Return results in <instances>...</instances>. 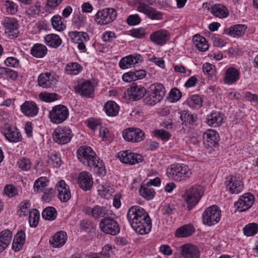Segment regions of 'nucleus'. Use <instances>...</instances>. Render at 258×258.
<instances>
[{
  "mask_svg": "<svg viewBox=\"0 0 258 258\" xmlns=\"http://www.w3.org/2000/svg\"><path fill=\"white\" fill-rule=\"evenodd\" d=\"M127 220L135 231L141 235L151 230L152 221L146 210L139 206L131 207L127 213Z\"/></svg>",
  "mask_w": 258,
  "mask_h": 258,
  "instance_id": "nucleus-1",
  "label": "nucleus"
},
{
  "mask_svg": "<svg viewBox=\"0 0 258 258\" xmlns=\"http://www.w3.org/2000/svg\"><path fill=\"white\" fill-rule=\"evenodd\" d=\"M78 160L85 166L93 168L99 176L106 174V169L102 160L97 156L95 152L90 147L83 146L77 151Z\"/></svg>",
  "mask_w": 258,
  "mask_h": 258,
  "instance_id": "nucleus-2",
  "label": "nucleus"
},
{
  "mask_svg": "<svg viewBox=\"0 0 258 258\" xmlns=\"http://www.w3.org/2000/svg\"><path fill=\"white\" fill-rule=\"evenodd\" d=\"M168 176L177 181H185L192 175L189 167L183 164H171L167 170Z\"/></svg>",
  "mask_w": 258,
  "mask_h": 258,
  "instance_id": "nucleus-3",
  "label": "nucleus"
},
{
  "mask_svg": "<svg viewBox=\"0 0 258 258\" xmlns=\"http://www.w3.org/2000/svg\"><path fill=\"white\" fill-rule=\"evenodd\" d=\"M204 191V187L198 184L194 185L185 190L183 197L188 210H191L198 204Z\"/></svg>",
  "mask_w": 258,
  "mask_h": 258,
  "instance_id": "nucleus-4",
  "label": "nucleus"
},
{
  "mask_svg": "<svg viewBox=\"0 0 258 258\" xmlns=\"http://www.w3.org/2000/svg\"><path fill=\"white\" fill-rule=\"evenodd\" d=\"M221 218V211L215 205L207 208L202 215L203 222L205 225L213 226L217 224Z\"/></svg>",
  "mask_w": 258,
  "mask_h": 258,
  "instance_id": "nucleus-5",
  "label": "nucleus"
},
{
  "mask_svg": "<svg viewBox=\"0 0 258 258\" xmlns=\"http://www.w3.org/2000/svg\"><path fill=\"white\" fill-rule=\"evenodd\" d=\"M117 11L113 8H105L99 10L95 15V22L105 25L113 21L116 18Z\"/></svg>",
  "mask_w": 258,
  "mask_h": 258,
  "instance_id": "nucleus-6",
  "label": "nucleus"
},
{
  "mask_svg": "<svg viewBox=\"0 0 258 258\" xmlns=\"http://www.w3.org/2000/svg\"><path fill=\"white\" fill-rule=\"evenodd\" d=\"M69 109L64 105L59 104L53 106L49 111V117L50 121L56 124L62 123L68 118Z\"/></svg>",
  "mask_w": 258,
  "mask_h": 258,
  "instance_id": "nucleus-7",
  "label": "nucleus"
},
{
  "mask_svg": "<svg viewBox=\"0 0 258 258\" xmlns=\"http://www.w3.org/2000/svg\"><path fill=\"white\" fill-rule=\"evenodd\" d=\"M151 5L150 0H140L138 4V10L147 15L151 19L162 20L163 17V13L150 7Z\"/></svg>",
  "mask_w": 258,
  "mask_h": 258,
  "instance_id": "nucleus-8",
  "label": "nucleus"
},
{
  "mask_svg": "<svg viewBox=\"0 0 258 258\" xmlns=\"http://www.w3.org/2000/svg\"><path fill=\"white\" fill-rule=\"evenodd\" d=\"M73 136L71 129L67 126L58 127L52 133L53 139L55 142L60 145L69 143Z\"/></svg>",
  "mask_w": 258,
  "mask_h": 258,
  "instance_id": "nucleus-9",
  "label": "nucleus"
},
{
  "mask_svg": "<svg viewBox=\"0 0 258 258\" xmlns=\"http://www.w3.org/2000/svg\"><path fill=\"white\" fill-rule=\"evenodd\" d=\"M82 212L86 215L91 217L95 220L104 218L108 216V210L106 207L99 205L93 207L84 206Z\"/></svg>",
  "mask_w": 258,
  "mask_h": 258,
  "instance_id": "nucleus-10",
  "label": "nucleus"
},
{
  "mask_svg": "<svg viewBox=\"0 0 258 258\" xmlns=\"http://www.w3.org/2000/svg\"><path fill=\"white\" fill-rule=\"evenodd\" d=\"M99 227L104 233L112 235H116L120 231L117 223L112 218L108 216L101 220Z\"/></svg>",
  "mask_w": 258,
  "mask_h": 258,
  "instance_id": "nucleus-11",
  "label": "nucleus"
},
{
  "mask_svg": "<svg viewBox=\"0 0 258 258\" xmlns=\"http://www.w3.org/2000/svg\"><path fill=\"white\" fill-rule=\"evenodd\" d=\"M225 184L226 189L231 194H237L239 193L243 188V183L241 179L239 176L230 175L226 178Z\"/></svg>",
  "mask_w": 258,
  "mask_h": 258,
  "instance_id": "nucleus-12",
  "label": "nucleus"
},
{
  "mask_svg": "<svg viewBox=\"0 0 258 258\" xmlns=\"http://www.w3.org/2000/svg\"><path fill=\"white\" fill-rule=\"evenodd\" d=\"M122 136L126 141L137 143L143 140L145 134L139 128L128 127L123 130Z\"/></svg>",
  "mask_w": 258,
  "mask_h": 258,
  "instance_id": "nucleus-13",
  "label": "nucleus"
},
{
  "mask_svg": "<svg viewBox=\"0 0 258 258\" xmlns=\"http://www.w3.org/2000/svg\"><path fill=\"white\" fill-rule=\"evenodd\" d=\"M69 36L73 42L78 44V48L79 50L82 52L86 51L85 42L89 40V35L87 33L73 31L69 32Z\"/></svg>",
  "mask_w": 258,
  "mask_h": 258,
  "instance_id": "nucleus-14",
  "label": "nucleus"
},
{
  "mask_svg": "<svg viewBox=\"0 0 258 258\" xmlns=\"http://www.w3.org/2000/svg\"><path fill=\"white\" fill-rule=\"evenodd\" d=\"M57 78L58 77L54 73H42L38 77V84L44 88H50L55 85Z\"/></svg>",
  "mask_w": 258,
  "mask_h": 258,
  "instance_id": "nucleus-15",
  "label": "nucleus"
},
{
  "mask_svg": "<svg viewBox=\"0 0 258 258\" xmlns=\"http://www.w3.org/2000/svg\"><path fill=\"white\" fill-rule=\"evenodd\" d=\"M254 196L250 193H245L241 196L238 201L235 202L234 206L239 212H244L248 210L253 205Z\"/></svg>",
  "mask_w": 258,
  "mask_h": 258,
  "instance_id": "nucleus-16",
  "label": "nucleus"
},
{
  "mask_svg": "<svg viewBox=\"0 0 258 258\" xmlns=\"http://www.w3.org/2000/svg\"><path fill=\"white\" fill-rule=\"evenodd\" d=\"M181 256L184 258H199L200 252L198 247L191 243H185L178 247Z\"/></svg>",
  "mask_w": 258,
  "mask_h": 258,
  "instance_id": "nucleus-17",
  "label": "nucleus"
},
{
  "mask_svg": "<svg viewBox=\"0 0 258 258\" xmlns=\"http://www.w3.org/2000/svg\"><path fill=\"white\" fill-rule=\"evenodd\" d=\"M146 93V90L144 87L133 83L132 86L126 90L125 95L128 98L129 100L137 101L143 98Z\"/></svg>",
  "mask_w": 258,
  "mask_h": 258,
  "instance_id": "nucleus-18",
  "label": "nucleus"
},
{
  "mask_svg": "<svg viewBox=\"0 0 258 258\" xmlns=\"http://www.w3.org/2000/svg\"><path fill=\"white\" fill-rule=\"evenodd\" d=\"M118 157L121 162L132 165L138 163L142 160L141 155L132 153L128 150L119 152Z\"/></svg>",
  "mask_w": 258,
  "mask_h": 258,
  "instance_id": "nucleus-19",
  "label": "nucleus"
},
{
  "mask_svg": "<svg viewBox=\"0 0 258 258\" xmlns=\"http://www.w3.org/2000/svg\"><path fill=\"white\" fill-rule=\"evenodd\" d=\"M77 182L79 187L83 190H89L93 184L92 176L87 171L81 172L78 176Z\"/></svg>",
  "mask_w": 258,
  "mask_h": 258,
  "instance_id": "nucleus-20",
  "label": "nucleus"
},
{
  "mask_svg": "<svg viewBox=\"0 0 258 258\" xmlns=\"http://www.w3.org/2000/svg\"><path fill=\"white\" fill-rule=\"evenodd\" d=\"M142 61V56L138 53H135L122 58L119 61V66L121 69H126Z\"/></svg>",
  "mask_w": 258,
  "mask_h": 258,
  "instance_id": "nucleus-21",
  "label": "nucleus"
},
{
  "mask_svg": "<svg viewBox=\"0 0 258 258\" xmlns=\"http://www.w3.org/2000/svg\"><path fill=\"white\" fill-rule=\"evenodd\" d=\"M76 92L82 96L92 98L94 95V86L89 81L79 83L75 87Z\"/></svg>",
  "mask_w": 258,
  "mask_h": 258,
  "instance_id": "nucleus-22",
  "label": "nucleus"
},
{
  "mask_svg": "<svg viewBox=\"0 0 258 258\" xmlns=\"http://www.w3.org/2000/svg\"><path fill=\"white\" fill-rule=\"evenodd\" d=\"M55 189L58 192V198L61 202H67L70 199L71 194L70 187L64 180L59 181L55 185Z\"/></svg>",
  "mask_w": 258,
  "mask_h": 258,
  "instance_id": "nucleus-23",
  "label": "nucleus"
},
{
  "mask_svg": "<svg viewBox=\"0 0 258 258\" xmlns=\"http://www.w3.org/2000/svg\"><path fill=\"white\" fill-rule=\"evenodd\" d=\"M169 36V33L167 31L161 29L152 33L150 38L154 44L162 45L168 41Z\"/></svg>",
  "mask_w": 258,
  "mask_h": 258,
  "instance_id": "nucleus-24",
  "label": "nucleus"
},
{
  "mask_svg": "<svg viewBox=\"0 0 258 258\" xmlns=\"http://www.w3.org/2000/svg\"><path fill=\"white\" fill-rule=\"evenodd\" d=\"M21 110L25 115L33 117L38 114L39 108L35 102L26 101L21 106Z\"/></svg>",
  "mask_w": 258,
  "mask_h": 258,
  "instance_id": "nucleus-25",
  "label": "nucleus"
},
{
  "mask_svg": "<svg viewBox=\"0 0 258 258\" xmlns=\"http://www.w3.org/2000/svg\"><path fill=\"white\" fill-rule=\"evenodd\" d=\"M240 78V72L234 67H230L225 72L224 82L231 85L236 83Z\"/></svg>",
  "mask_w": 258,
  "mask_h": 258,
  "instance_id": "nucleus-26",
  "label": "nucleus"
},
{
  "mask_svg": "<svg viewBox=\"0 0 258 258\" xmlns=\"http://www.w3.org/2000/svg\"><path fill=\"white\" fill-rule=\"evenodd\" d=\"M4 134L6 138L12 143H18L22 139L21 133L10 126H8L4 129Z\"/></svg>",
  "mask_w": 258,
  "mask_h": 258,
  "instance_id": "nucleus-27",
  "label": "nucleus"
},
{
  "mask_svg": "<svg viewBox=\"0 0 258 258\" xmlns=\"http://www.w3.org/2000/svg\"><path fill=\"white\" fill-rule=\"evenodd\" d=\"M223 120V114L220 112L213 111L206 117L207 124L213 127L220 126Z\"/></svg>",
  "mask_w": 258,
  "mask_h": 258,
  "instance_id": "nucleus-28",
  "label": "nucleus"
},
{
  "mask_svg": "<svg viewBox=\"0 0 258 258\" xmlns=\"http://www.w3.org/2000/svg\"><path fill=\"white\" fill-rule=\"evenodd\" d=\"M246 29L247 27L244 25L237 24L225 29L224 32L231 36L239 37L244 34Z\"/></svg>",
  "mask_w": 258,
  "mask_h": 258,
  "instance_id": "nucleus-29",
  "label": "nucleus"
},
{
  "mask_svg": "<svg viewBox=\"0 0 258 258\" xmlns=\"http://www.w3.org/2000/svg\"><path fill=\"white\" fill-rule=\"evenodd\" d=\"M67 238L66 232L60 231L57 232L49 240V242L53 247H60L65 244Z\"/></svg>",
  "mask_w": 258,
  "mask_h": 258,
  "instance_id": "nucleus-30",
  "label": "nucleus"
},
{
  "mask_svg": "<svg viewBox=\"0 0 258 258\" xmlns=\"http://www.w3.org/2000/svg\"><path fill=\"white\" fill-rule=\"evenodd\" d=\"M203 139L209 146H214L219 141V134L214 130H208L204 133Z\"/></svg>",
  "mask_w": 258,
  "mask_h": 258,
  "instance_id": "nucleus-31",
  "label": "nucleus"
},
{
  "mask_svg": "<svg viewBox=\"0 0 258 258\" xmlns=\"http://www.w3.org/2000/svg\"><path fill=\"white\" fill-rule=\"evenodd\" d=\"M149 90L159 102H160L165 95V89L160 83L152 84Z\"/></svg>",
  "mask_w": 258,
  "mask_h": 258,
  "instance_id": "nucleus-32",
  "label": "nucleus"
},
{
  "mask_svg": "<svg viewBox=\"0 0 258 258\" xmlns=\"http://www.w3.org/2000/svg\"><path fill=\"white\" fill-rule=\"evenodd\" d=\"M44 43L48 47L53 48H58L62 43V40L57 34L50 33L44 37Z\"/></svg>",
  "mask_w": 258,
  "mask_h": 258,
  "instance_id": "nucleus-33",
  "label": "nucleus"
},
{
  "mask_svg": "<svg viewBox=\"0 0 258 258\" xmlns=\"http://www.w3.org/2000/svg\"><path fill=\"white\" fill-rule=\"evenodd\" d=\"M195 232V229L191 224H186L177 228L175 236L178 238H183L191 235Z\"/></svg>",
  "mask_w": 258,
  "mask_h": 258,
  "instance_id": "nucleus-34",
  "label": "nucleus"
},
{
  "mask_svg": "<svg viewBox=\"0 0 258 258\" xmlns=\"http://www.w3.org/2000/svg\"><path fill=\"white\" fill-rule=\"evenodd\" d=\"M119 106L114 101H107L104 105L103 110L109 116H115L119 112Z\"/></svg>",
  "mask_w": 258,
  "mask_h": 258,
  "instance_id": "nucleus-35",
  "label": "nucleus"
},
{
  "mask_svg": "<svg viewBox=\"0 0 258 258\" xmlns=\"http://www.w3.org/2000/svg\"><path fill=\"white\" fill-rule=\"evenodd\" d=\"M25 234L24 231H20L15 235L12 243V248L15 251H20L25 242Z\"/></svg>",
  "mask_w": 258,
  "mask_h": 258,
  "instance_id": "nucleus-36",
  "label": "nucleus"
},
{
  "mask_svg": "<svg viewBox=\"0 0 258 258\" xmlns=\"http://www.w3.org/2000/svg\"><path fill=\"white\" fill-rule=\"evenodd\" d=\"M211 12L215 17L219 18H224L229 15L227 8L221 4H215L211 7Z\"/></svg>",
  "mask_w": 258,
  "mask_h": 258,
  "instance_id": "nucleus-37",
  "label": "nucleus"
},
{
  "mask_svg": "<svg viewBox=\"0 0 258 258\" xmlns=\"http://www.w3.org/2000/svg\"><path fill=\"white\" fill-rule=\"evenodd\" d=\"M192 40L197 49L202 52L206 51L209 48V44L206 39L200 35L193 36Z\"/></svg>",
  "mask_w": 258,
  "mask_h": 258,
  "instance_id": "nucleus-38",
  "label": "nucleus"
},
{
  "mask_svg": "<svg viewBox=\"0 0 258 258\" xmlns=\"http://www.w3.org/2000/svg\"><path fill=\"white\" fill-rule=\"evenodd\" d=\"M2 24L5 28L6 33H8L16 30L19 26L18 21L15 19L11 17L5 18L2 22Z\"/></svg>",
  "mask_w": 258,
  "mask_h": 258,
  "instance_id": "nucleus-39",
  "label": "nucleus"
},
{
  "mask_svg": "<svg viewBox=\"0 0 258 258\" xmlns=\"http://www.w3.org/2000/svg\"><path fill=\"white\" fill-rule=\"evenodd\" d=\"M47 52L46 46L42 44L36 43L31 48V54L37 58H42Z\"/></svg>",
  "mask_w": 258,
  "mask_h": 258,
  "instance_id": "nucleus-40",
  "label": "nucleus"
},
{
  "mask_svg": "<svg viewBox=\"0 0 258 258\" xmlns=\"http://www.w3.org/2000/svg\"><path fill=\"white\" fill-rule=\"evenodd\" d=\"M139 192L140 195L147 200L153 199L155 194L154 188L149 183L141 185Z\"/></svg>",
  "mask_w": 258,
  "mask_h": 258,
  "instance_id": "nucleus-41",
  "label": "nucleus"
},
{
  "mask_svg": "<svg viewBox=\"0 0 258 258\" xmlns=\"http://www.w3.org/2000/svg\"><path fill=\"white\" fill-rule=\"evenodd\" d=\"M203 98L198 95H193L185 101V104L191 108H200L203 105Z\"/></svg>",
  "mask_w": 258,
  "mask_h": 258,
  "instance_id": "nucleus-42",
  "label": "nucleus"
},
{
  "mask_svg": "<svg viewBox=\"0 0 258 258\" xmlns=\"http://www.w3.org/2000/svg\"><path fill=\"white\" fill-rule=\"evenodd\" d=\"M83 68L81 64L76 62H69L66 66L64 71L66 73L71 75H77L82 71Z\"/></svg>",
  "mask_w": 258,
  "mask_h": 258,
  "instance_id": "nucleus-43",
  "label": "nucleus"
},
{
  "mask_svg": "<svg viewBox=\"0 0 258 258\" xmlns=\"http://www.w3.org/2000/svg\"><path fill=\"white\" fill-rule=\"evenodd\" d=\"M180 118L185 125H192L197 119V116L187 110H182L180 112Z\"/></svg>",
  "mask_w": 258,
  "mask_h": 258,
  "instance_id": "nucleus-44",
  "label": "nucleus"
},
{
  "mask_svg": "<svg viewBox=\"0 0 258 258\" xmlns=\"http://www.w3.org/2000/svg\"><path fill=\"white\" fill-rule=\"evenodd\" d=\"M49 180L46 177L42 176L36 179L34 183L33 189L35 192H42L47 186Z\"/></svg>",
  "mask_w": 258,
  "mask_h": 258,
  "instance_id": "nucleus-45",
  "label": "nucleus"
},
{
  "mask_svg": "<svg viewBox=\"0 0 258 258\" xmlns=\"http://www.w3.org/2000/svg\"><path fill=\"white\" fill-rule=\"evenodd\" d=\"M42 217L47 220L52 221L57 217V212L52 207H48L44 209L42 213Z\"/></svg>",
  "mask_w": 258,
  "mask_h": 258,
  "instance_id": "nucleus-46",
  "label": "nucleus"
},
{
  "mask_svg": "<svg viewBox=\"0 0 258 258\" xmlns=\"http://www.w3.org/2000/svg\"><path fill=\"white\" fill-rule=\"evenodd\" d=\"M243 233L246 236H252L258 232V224L250 223L244 226L243 229Z\"/></svg>",
  "mask_w": 258,
  "mask_h": 258,
  "instance_id": "nucleus-47",
  "label": "nucleus"
},
{
  "mask_svg": "<svg viewBox=\"0 0 258 258\" xmlns=\"http://www.w3.org/2000/svg\"><path fill=\"white\" fill-rule=\"evenodd\" d=\"M62 19V17L59 15L54 16L51 19V25L56 31H60L66 28Z\"/></svg>",
  "mask_w": 258,
  "mask_h": 258,
  "instance_id": "nucleus-48",
  "label": "nucleus"
},
{
  "mask_svg": "<svg viewBox=\"0 0 258 258\" xmlns=\"http://www.w3.org/2000/svg\"><path fill=\"white\" fill-rule=\"evenodd\" d=\"M4 7L8 14L14 15L18 11L17 5L11 1L7 0L5 1Z\"/></svg>",
  "mask_w": 258,
  "mask_h": 258,
  "instance_id": "nucleus-49",
  "label": "nucleus"
},
{
  "mask_svg": "<svg viewBox=\"0 0 258 258\" xmlns=\"http://www.w3.org/2000/svg\"><path fill=\"white\" fill-rule=\"evenodd\" d=\"M17 165L22 170L28 171L31 168L32 163L29 159L22 157L18 161Z\"/></svg>",
  "mask_w": 258,
  "mask_h": 258,
  "instance_id": "nucleus-50",
  "label": "nucleus"
},
{
  "mask_svg": "<svg viewBox=\"0 0 258 258\" xmlns=\"http://www.w3.org/2000/svg\"><path fill=\"white\" fill-rule=\"evenodd\" d=\"M13 233L11 230L5 229L0 232V239L8 246L11 242Z\"/></svg>",
  "mask_w": 258,
  "mask_h": 258,
  "instance_id": "nucleus-51",
  "label": "nucleus"
},
{
  "mask_svg": "<svg viewBox=\"0 0 258 258\" xmlns=\"http://www.w3.org/2000/svg\"><path fill=\"white\" fill-rule=\"evenodd\" d=\"M39 217L40 215L37 210H34L30 212L29 222L31 227H35L37 226Z\"/></svg>",
  "mask_w": 258,
  "mask_h": 258,
  "instance_id": "nucleus-52",
  "label": "nucleus"
},
{
  "mask_svg": "<svg viewBox=\"0 0 258 258\" xmlns=\"http://www.w3.org/2000/svg\"><path fill=\"white\" fill-rule=\"evenodd\" d=\"M176 210V206L172 202L165 203L162 208V214L164 215L173 214Z\"/></svg>",
  "mask_w": 258,
  "mask_h": 258,
  "instance_id": "nucleus-53",
  "label": "nucleus"
},
{
  "mask_svg": "<svg viewBox=\"0 0 258 258\" xmlns=\"http://www.w3.org/2000/svg\"><path fill=\"white\" fill-rule=\"evenodd\" d=\"M43 192V195L41 197V200L45 202H50L55 196V189L53 188H45Z\"/></svg>",
  "mask_w": 258,
  "mask_h": 258,
  "instance_id": "nucleus-54",
  "label": "nucleus"
},
{
  "mask_svg": "<svg viewBox=\"0 0 258 258\" xmlns=\"http://www.w3.org/2000/svg\"><path fill=\"white\" fill-rule=\"evenodd\" d=\"M153 134L155 137L164 141L168 140L171 137V135L163 129L154 130L153 131Z\"/></svg>",
  "mask_w": 258,
  "mask_h": 258,
  "instance_id": "nucleus-55",
  "label": "nucleus"
},
{
  "mask_svg": "<svg viewBox=\"0 0 258 258\" xmlns=\"http://www.w3.org/2000/svg\"><path fill=\"white\" fill-rule=\"evenodd\" d=\"M31 204L29 201H24L21 202L19 205V215L20 216H26L30 213Z\"/></svg>",
  "mask_w": 258,
  "mask_h": 258,
  "instance_id": "nucleus-56",
  "label": "nucleus"
},
{
  "mask_svg": "<svg viewBox=\"0 0 258 258\" xmlns=\"http://www.w3.org/2000/svg\"><path fill=\"white\" fill-rule=\"evenodd\" d=\"M50 160L54 167L58 168L61 166L60 154L58 152L51 153L49 156Z\"/></svg>",
  "mask_w": 258,
  "mask_h": 258,
  "instance_id": "nucleus-57",
  "label": "nucleus"
},
{
  "mask_svg": "<svg viewBox=\"0 0 258 258\" xmlns=\"http://www.w3.org/2000/svg\"><path fill=\"white\" fill-rule=\"evenodd\" d=\"M57 95L55 93H50L47 92H41L39 95V98L43 101L51 102L57 99Z\"/></svg>",
  "mask_w": 258,
  "mask_h": 258,
  "instance_id": "nucleus-58",
  "label": "nucleus"
},
{
  "mask_svg": "<svg viewBox=\"0 0 258 258\" xmlns=\"http://www.w3.org/2000/svg\"><path fill=\"white\" fill-rule=\"evenodd\" d=\"M204 74L209 78H212L215 74V66L210 63H205L203 66Z\"/></svg>",
  "mask_w": 258,
  "mask_h": 258,
  "instance_id": "nucleus-59",
  "label": "nucleus"
},
{
  "mask_svg": "<svg viewBox=\"0 0 258 258\" xmlns=\"http://www.w3.org/2000/svg\"><path fill=\"white\" fill-rule=\"evenodd\" d=\"M143 102L145 104L150 106H153L159 102L157 99H156L155 96L152 94L151 92L149 90L148 91L146 96L144 98Z\"/></svg>",
  "mask_w": 258,
  "mask_h": 258,
  "instance_id": "nucleus-60",
  "label": "nucleus"
},
{
  "mask_svg": "<svg viewBox=\"0 0 258 258\" xmlns=\"http://www.w3.org/2000/svg\"><path fill=\"white\" fill-rule=\"evenodd\" d=\"M5 194L10 198L15 197L18 195V190L16 186L13 184L6 185L4 188Z\"/></svg>",
  "mask_w": 258,
  "mask_h": 258,
  "instance_id": "nucleus-61",
  "label": "nucleus"
},
{
  "mask_svg": "<svg viewBox=\"0 0 258 258\" xmlns=\"http://www.w3.org/2000/svg\"><path fill=\"white\" fill-rule=\"evenodd\" d=\"M130 32L131 35L133 37L137 38H143L146 35V32L145 29L142 27L137 29H133L130 31Z\"/></svg>",
  "mask_w": 258,
  "mask_h": 258,
  "instance_id": "nucleus-62",
  "label": "nucleus"
},
{
  "mask_svg": "<svg viewBox=\"0 0 258 258\" xmlns=\"http://www.w3.org/2000/svg\"><path fill=\"white\" fill-rule=\"evenodd\" d=\"M5 64L9 67L18 68L20 66L19 60L14 57H9L5 60Z\"/></svg>",
  "mask_w": 258,
  "mask_h": 258,
  "instance_id": "nucleus-63",
  "label": "nucleus"
},
{
  "mask_svg": "<svg viewBox=\"0 0 258 258\" xmlns=\"http://www.w3.org/2000/svg\"><path fill=\"white\" fill-rule=\"evenodd\" d=\"M101 255L106 258H112L114 256V253H113L111 246L109 245H105L102 249Z\"/></svg>",
  "mask_w": 258,
  "mask_h": 258,
  "instance_id": "nucleus-64",
  "label": "nucleus"
}]
</instances>
